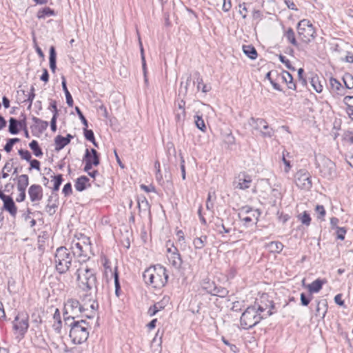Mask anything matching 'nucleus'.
Segmentation results:
<instances>
[{
  "label": "nucleus",
  "instance_id": "1",
  "mask_svg": "<svg viewBox=\"0 0 353 353\" xmlns=\"http://www.w3.org/2000/svg\"><path fill=\"white\" fill-rule=\"evenodd\" d=\"M77 280L79 281L80 288L85 293L84 300L91 299L93 300L98 294V282L93 270L88 268H79L76 272Z\"/></svg>",
  "mask_w": 353,
  "mask_h": 353
},
{
  "label": "nucleus",
  "instance_id": "2",
  "mask_svg": "<svg viewBox=\"0 0 353 353\" xmlns=\"http://www.w3.org/2000/svg\"><path fill=\"white\" fill-rule=\"evenodd\" d=\"M65 325L70 328L69 336L74 344H81L87 341L91 327L85 320L76 321L67 317Z\"/></svg>",
  "mask_w": 353,
  "mask_h": 353
},
{
  "label": "nucleus",
  "instance_id": "3",
  "mask_svg": "<svg viewBox=\"0 0 353 353\" xmlns=\"http://www.w3.org/2000/svg\"><path fill=\"white\" fill-rule=\"evenodd\" d=\"M143 278L145 284L160 289L167 283L168 275L164 267L156 265L147 268L143 273Z\"/></svg>",
  "mask_w": 353,
  "mask_h": 353
},
{
  "label": "nucleus",
  "instance_id": "4",
  "mask_svg": "<svg viewBox=\"0 0 353 353\" xmlns=\"http://www.w3.org/2000/svg\"><path fill=\"white\" fill-rule=\"evenodd\" d=\"M273 313L271 310H268L266 314H261L256 310V305L250 306L241 316V325L245 330L252 328L262 319L271 316Z\"/></svg>",
  "mask_w": 353,
  "mask_h": 353
},
{
  "label": "nucleus",
  "instance_id": "5",
  "mask_svg": "<svg viewBox=\"0 0 353 353\" xmlns=\"http://www.w3.org/2000/svg\"><path fill=\"white\" fill-rule=\"evenodd\" d=\"M72 254L65 247H59L54 254L55 270L61 274L69 271L72 265Z\"/></svg>",
  "mask_w": 353,
  "mask_h": 353
},
{
  "label": "nucleus",
  "instance_id": "6",
  "mask_svg": "<svg viewBox=\"0 0 353 353\" xmlns=\"http://www.w3.org/2000/svg\"><path fill=\"white\" fill-rule=\"evenodd\" d=\"M28 320V315L24 313L18 314L15 316L12 324L14 334L18 341H21L27 332L29 327Z\"/></svg>",
  "mask_w": 353,
  "mask_h": 353
},
{
  "label": "nucleus",
  "instance_id": "7",
  "mask_svg": "<svg viewBox=\"0 0 353 353\" xmlns=\"http://www.w3.org/2000/svg\"><path fill=\"white\" fill-rule=\"evenodd\" d=\"M297 31L299 38L305 43H309L315 37L314 28L307 19H303L298 23Z\"/></svg>",
  "mask_w": 353,
  "mask_h": 353
},
{
  "label": "nucleus",
  "instance_id": "8",
  "mask_svg": "<svg viewBox=\"0 0 353 353\" xmlns=\"http://www.w3.org/2000/svg\"><path fill=\"white\" fill-rule=\"evenodd\" d=\"M83 312V306H81L80 302L75 299H69L64 304V323H65L67 317L75 320V318L79 317Z\"/></svg>",
  "mask_w": 353,
  "mask_h": 353
},
{
  "label": "nucleus",
  "instance_id": "9",
  "mask_svg": "<svg viewBox=\"0 0 353 353\" xmlns=\"http://www.w3.org/2000/svg\"><path fill=\"white\" fill-rule=\"evenodd\" d=\"M250 124L253 125L256 130H260L263 137L271 138L274 134V130L269 126L266 121L263 119H254L252 117Z\"/></svg>",
  "mask_w": 353,
  "mask_h": 353
},
{
  "label": "nucleus",
  "instance_id": "10",
  "mask_svg": "<svg viewBox=\"0 0 353 353\" xmlns=\"http://www.w3.org/2000/svg\"><path fill=\"white\" fill-rule=\"evenodd\" d=\"M295 183L300 189L309 190L312 188L310 173L305 170H299L295 176Z\"/></svg>",
  "mask_w": 353,
  "mask_h": 353
},
{
  "label": "nucleus",
  "instance_id": "11",
  "mask_svg": "<svg viewBox=\"0 0 353 353\" xmlns=\"http://www.w3.org/2000/svg\"><path fill=\"white\" fill-rule=\"evenodd\" d=\"M85 298V293L81 297V306H83V312L88 311L90 310V314H85V316H86L88 319H92L94 316L95 314L97 313V311L99 308V303L97 301V296H95L93 300H84Z\"/></svg>",
  "mask_w": 353,
  "mask_h": 353
},
{
  "label": "nucleus",
  "instance_id": "12",
  "mask_svg": "<svg viewBox=\"0 0 353 353\" xmlns=\"http://www.w3.org/2000/svg\"><path fill=\"white\" fill-rule=\"evenodd\" d=\"M254 305L256 306V310L261 314H265L264 312L267 309L272 312L274 308L273 301L269 299L267 294H263L259 299H256Z\"/></svg>",
  "mask_w": 353,
  "mask_h": 353
},
{
  "label": "nucleus",
  "instance_id": "13",
  "mask_svg": "<svg viewBox=\"0 0 353 353\" xmlns=\"http://www.w3.org/2000/svg\"><path fill=\"white\" fill-rule=\"evenodd\" d=\"M71 249L72 256H76L79 258H89L88 255V252L91 250V246H88V245H80L79 242H75L74 240L71 243Z\"/></svg>",
  "mask_w": 353,
  "mask_h": 353
},
{
  "label": "nucleus",
  "instance_id": "14",
  "mask_svg": "<svg viewBox=\"0 0 353 353\" xmlns=\"http://www.w3.org/2000/svg\"><path fill=\"white\" fill-rule=\"evenodd\" d=\"M214 224V230L218 233L222 234V236H223V234L230 233L233 230V221H230L229 218L225 221L223 219L217 218Z\"/></svg>",
  "mask_w": 353,
  "mask_h": 353
},
{
  "label": "nucleus",
  "instance_id": "15",
  "mask_svg": "<svg viewBox=\"0 0 353 353\" xmlns=\"http://www.w3.org/2000/svg\"><path fill=\"white\" fill-rule=\"evenodd\" d=\"M28 194L32 202H39L43 198V188L39 185L33 184L28 189Z\"/></svg>",
  "mask_w": 353,
  "mask_h": 353
},
{
  "label": "nucleus",
  "instance_id": "16",
  "mask_svg": "<svg viewBox=\"0 0 353 353\" xmlns=\"http://www.w3.org/2000/svg\"><path fill=\"white\" fill-rule=\"evenodd\" d=\"M3 208L0 210L1 212L2 210H5L8 212L12 218H16L17 214V207L16 206L13 199L9 196L5 200H3Z\"/></svg>",
  "mask_w": 353,
  "mask_h": 353
},
{
  "label": "nucleus",
  "instance_id": "17",
  "mask_svg": "<svg viewBox=\"0 0 353 353\" xmlns=\"http://www.w3.org/2000/svg\"><path fill=\"white\" fill-rule=\"evenodd\" d=\"M236 188L241 190H245L250 187L252 178L245 172H241L237 177Z\"/></svg>",
  "mask_w": 353,
  "mask_h": 353
},
{
  "label": "nucleus",
  "instance_id": "18",
  "mask_svg": "<svg viewBox=\"0 0 353 353\" xmlns=\"http://www.w3.org/2000/svg\"><path fill=\"white\" fill-rule=\"evenodd\" d=\"M84 159L89 160L94 166H97L100 163L99 154L94 148L85 150Z\"/></svg>",
  "mask_w": 353,
  "mask_h": 353
},
{
  "label": "nucleus",
  "instance_id": "19",
  "mask_svg": "<svg viewBox=\"0 0 353 353\" xmlns=\"http://www.w3.org/2000/svg\"><path fill=\"white\" fill-rule=\"evenodd\" d=\"M168 259L172 265L176 269H179L181 267L183 261L176 248H174L173 253L168 256Z\"/></svg>",
  "mask_w": 353,
  "mask_h": 353
},
{
  "label": "nucleus",
  "instance_id": "20",
  "mask_svg": "<svg viewBox=\"0 0 353 353\" xmlns=\"http://www.w3.org/2000/svg\"><path fill=\"white\" fill-rule=\"evenodd\" d=\"M168 300L165 298H163L161 301H159L154 303L153 305L150 306L148 310V314L150 316H154L158 312L163 310L165 307V303Z\"/></svg>",
  "mask_w": 353,
  "mask_h": 353
},
{
  "label": "nucleus",
  "instance_id": "21",
  "mask_svg": "<svg viewBox=\"0 0 353 353\" xmlns=\"http://www.w3.org/2000/svg\"><path fill=\"white\" fill-rule=\"evenodd\" d=\"M89 181V178H88L86 176H81L80 177L77 178L75 181V189L79 192L85 190L88 186H90Z\"/></svg>",
  "mask_w": 353,
  "mask_h": 353
},
{
  "label": "nucleus",
  "instance_id": "22",
  "mask_svg": "<svg viewBox=\"0 0 353 353\" xmlns=\"http://www.w3.org/2000/svg\"><path fill=\"white\" fill-rule=\"evenodd\" d=\"M137 204L139 213L150 214V204L145 196H139Z\"/></svg>",
  "mask_w": 353,
  "mask_h": 353
},
{
  "label": "nucleus",
  "instance_id": "23",
  "mask_svg": "<svg viewBox=\"0 0 353 353\" xmlns=\"http://www.w3.org/2000/svg\"><path fill=\"white\" fill-rule=\"evenodd\" d=\"M325 283V281L318 279L307 285V288L308 289L310 294L312 295L313 293L319 292L322 289L323 285Z\"/></svg>",
  "mask_w": 353,
  "mask_h": 353
},
{
  "label": "nucleus",
  "instance_id": "24",
  "mask_svg": "<svg viewBox=\"0 0 353 353\" xmlns=\"http://www.w3.org/2000/svg\"><path fill=\"white\" fill-rule=\"evenodd\" d=\"M29 185V177L27 174H21L17 177V188L18 191L26 192Z\"/></svg>",
  "mask_w": 353,
  "mask_h": 353
},
{
  "label": "nucleus",
  "instance_id": "25",
  "mask_svg": "<svg viewBox=\"0 0 353 353\" xmlns=\"http://www.w3.org/2000/svg\"><path fill=\"white\" fill-rule=\"evenodd\" d=\"M325 168L321 169V172L324 176H330L334 172V163L330 159L324 160Z\"/></svg>",
  "mask_w": 353,
  "mask_h": 353
},
{
  "label": "nucleus",
  "instance_id": "26",
  "mask_svg": "<svg viewBox=\"0 0 353 353\" xmlns=\"http://www.w3.org/2000/svg\"><path fill=\"white\" fill-rule=\"evenodd\" d=\"M55 15L56 13L54 10L49 7L41 8L37 13V17L39 19H45L46 17Z\"/></svg>",
  "mask_w": 353,
  "mask_h": 353
},
{
  "label": "nucleus",
  "instance_id": "27",
  "mask_svg": "<svg viewBox=\"0 0 353 353\" xmlns=\"http://www.w3.org/2000/svg\"><path fill=\"white\" fill-rule=\"evenodd\" d=\"M223 142L227 148L232 149L235 145V138L230 131L223 134Z\"/></svg>",
  "mask_w": 353,
  "mask_h": 353
},
{
  "label": "nucleus",
  "instance_id": "28",
  "mask_svg": "<svg viewBox=\"0 0 353 353\" xmlns=\"http://www.w3.org/2000/svg\"><path fill=\"white\" fill-rule=\"evenodd\" d=\"M330 84L332 92L338 94H343V87L341 83L335 78L331 77L330 79Z\"/></svg>",
  "mask_w": 353,
  "mask_h": 353
},
{
  "label": "nucleus",
  "instance_id": "29",
  "mask_svg": "<svg viewBox=\"0 0 353 353\" xmlns=\"http://www.w3.org/2000/svg\"><path fill=\"white\" fill-rule=\"evenodd\" d=\"M58 207L57 200L52 202V196H50L48 199V203L46 206V212L50 215L52 216L55 214L56 210Z\"/></svg>",
  "mask_w": 353,
  "mask_h": 353
},
{
  "label": "nucleus",
  "instance_id": "30",
  "mask_svg": "<svg viewBox=\"0 0 353 353\" xmlns=\"http://www.w3.org/2000/svg\"><path fill=\"white\" fill-rule=\"evenodd\" d=\"M32 120L35 124V128L38 129L39 132H43L44 130L47 129L48 126V121H43L41 119L37 118L36 117H32Z\"/></svg>",
  "mask_w": 353,
  "mask_h": 353
},
{
  "label": "nucleus",
  "instance_id": "31",
  "mask_svg": "<svg viewBox=\"0 0 353 353\" xmlns=\"http://www.w3.org/2000/svg\"><path fill=\"white\" fill-rule=\"evenodd\" d=\"M203 290L210 294H212L214 290L216 289V283L209 279H204L201 283Z\"/></svg>",
  "mask_w": 353,
  "mask_h": 353
},
{
  "label": "nucleus",
  "instance_id": "32",
  "mask_svg": "<svg viewBox=\"0 0 353 353\" xmlns=\"http://www.w3.org/2000/svg\"><path fill=\"white\" fill-rule=\"evenodd\" d=\"M243 51L251 59L254 60L257 57V52L255 48L251 45L243 46Z\"/></svg>",
  "mask_w": 353,
  "mask_h": 353
},
{
  "label": "nucleus",
  "instance_id": "33",
  "mask_svg": "<svg viewBox=\"0 0 353 353\" xmlns=\"http://www.w3.org/2000/svg\"><path fill=\"white\" fill-rule=\"evenodd\" d=\"M49 53H50V55H49L50 68L51 70L53 72H54L55 70L57 68V65H56L57 54H56L55 48L54 46H51L50 48Z\"/></svg>",
  "mask_w": 353,
  "mask_h": 353
},
{
  "label": "nucleus",
  "instance_id": "34",
  "mask_svg": "<svg viewBox=\"0 0 353 353\" xmlns=\"http://www.w3.org/2000/svg\"><path fill=\"white\" fill-rule=\"evenodd\" d=\"M61 79H62L61 85L63 88V90L64 91V93L65 94L66 103L68 105V106L72 107L73 105V99H72V95L70 94V92L68 90L65 77L63 76L61 77Z\"/></svg>",
  "mask_w": 353,
  "mask_h": 353
},
{
  "label": "nucleus",
  "instance_id": "35",
  "mask_svg": "<svg viewBox=\"0 0 353 353\" xmlns=\"http://www.w3.org/2000/svg\"><path fill=\"white\" fill-rule=\"evenodd\" d=\"M283 245L280 241H272L268 245V248L271 252L280 253L283 249Z\"/></svg>",
  "mask_w": 353,
  "mask_h": 353
},
{
  "label": "nucleus",
  "instance_id": "36",
  "mask_svg": "<svg viewBox=\"0 0 353 353\" xmlns=\"http://www.w3.org/2000/svg\"><path fill=\"white\" fill-rule=\"evenodd\" d=\"M9 132L12 134H17L19 132V128L18 125V120L11 117L9 119Z\"/></svg>",
  "mask_w": 353,
  "mask_h": 353
},
{
  "label": "nucleus",
  "instance_id": "37",
  "mask_svg": "<svg viewBox=\"0 0 353 353\" xmlns=\"http://www.w3.org/2000/svg\"><path fill=\"white\" fill-rule=\"evenodd\" d=\"M55 150L59 151L68 144V141H65V137L58 135L54 139Z\"/></svg>",
  "mask_w": 353,
  "mask_h": 353
},
{
  "label": "nucleus",
  "instance_id": "38",
  "mask_svg": "<svg viewBox=\"0 0 353 353\" xmlns=\"http://www.w3.org/2000/svg\"><path fill=\"white\" fill-rule=\"evenodd\" d=\"M207 236H201V237L195 238L193 241L194 248L196 250L202 249L207 243Z\"/></svg>",
  "mask_w": 353,
  "mask_h": 353
},
{
  "label": "nucleus",
  "instance_id": "39",
  "mask_svg": "<svg viewBox=\"0 0 353 353\" xmlns=\"http://www.w3.org/2000/svg\"><path fill=\"white\" fill-rule=\"evenodd\" d=\"M29 147L30 148V149L32 150L33 152V154L37 157H41L43 155V152L41 149V148L39 147V143L37 142V141L36 140H32L30 143H29Z\"/></svg>",
  "mask_w": 353,
  "mask_h": 353
},
{
  "label": "nucleus",
  "instance_id": "40",
  "mask_svg": "<svg viewBox=\"0 0 353 353\" xmlns=\"http://www.w3.org/2000/svg\"><path fill=\"white\" fill-rule=\"evenodd\" d=\"M195 75L196 76L197 90H200L201 88L202 92L204 93L209 92L210 90V87L203 83V79L200 76V74L199 72H196Z\"/></svg>",
  "mask_w": 353,
  "mask_h": 353
},
{
  "label": "nucleus",
  "instance_id": "41",
  "mask_svg": "<svg viewBox=\"0 0 353 353\" xmlns=\"http://www.w3.org/2000/svg\"><path fill=\"white\" fill-rule=\"evenodd\" d=\"M285 35V37L288 39V41L292 45H293L294 46H296V47L298 46V43H297L296 39L295 38L294 32L293 30L291 28L288 29V30L286 31Z\"/></svg>",
  "mask_w": 353,
  "mask_h": 353
},
{
  "label": "nucleus",
  "instance_id": "42",
  "mask_svg": "<svg viewBox=\"0 0 353 353\" xmlns=\"http://www.w3.org/2000/svg\"><path fill=\"white\" fill-rule=\"evenodd\" d=\"M228 294V290L221 286H217L216 285V289L214 290L212 296H217L221 298L225 297Z\"/></svg>",
  "mask_w": 353,
  "mask_h": 353
},
{
  "label": "nucleus",
  "instance_id": "43",
  "mask_svg": "<svg viewBox=\"0 0 353 353\" xmlns=\"http://www.w3.org/2000/svg\"><path fill=\"white\" fill-rule=\"evenodd\" d=\"M297 217L303 225L306 226L310 225L311 218L310 214L306 211L303 212L302 214H299Z\"/></svg>",
  "mask_w": 353,
  "mask_h": 353
},
{
  "label": "nucleus",
  "instance_id": "44",
  "mask_svg": "<svg viewBox=\"0 0 353 353\" xmlns=\"http://www.w3.org/2000/svg\"><path fill=\"white\" fill-rule=\"evenodd\" d=\"M194 123L198 129L201 130L203 132H205L206 130V126L201 116L196 115L194 117Z\"/></svg>",
  "mask_w": 353,
  "mask_h": 353
},
{
  "label": "nucleus",
  "instance_id": "45",
  "mask_svg": "<svg viewBox=\"0 0 353 353\" xmlns=\"http://www.w3.org/2000/svg\"><path fill=\"white\" fill-rule=\"evenodd\" d=\"M326 307H327V304H326L325 300H321V301H317L316 309L317 314L320 315L321 310H323L322 314H323V316H325V314L326 313V311H327Z\"/></svg>",
  "mask_w": 353,
  "mask_h": 353
},
{
  "label": "nucleus",
  "instance_id": "46",
  "mask_svg": "<svg viewBox=\"0 0 353 353\" xmlns=\"http://www.w3.org/2000/svg\"><path fill=\"white\" fill-rule=\"evenodd\" d=\"M19 141H20V139L19 138L9 139L8 140L6 144L4 146L5 151L6 152H10L12 150L14 144H15L16 143L19 142Z\"/></svg>",
  "mask_w": 353,
  "mask_h": 353
},
{
  "label": "nucleus",
  "instance_id": "47",
  "mask_svg": "<svg viewBox=\"0 0 353 353\" xmlns=\"http://www.w3.org/2000/svg\"><path fill=\"white\" fill-rule=\"evenodd\" d=\"M311 85L316 92L321 93L322 92L323 85L319 82L318 77H312L311 79Z\"/></svg>",
  "mask_w": 353,
  "mask_h": 353
},
{
  "label": "nucleus",
  "instance_id": "48",
  "mask_svg": "<svg viewBox=\"0 0 353 353\" xmlns=\"http://www.w3.org/2000/svg\"><path fill=\"white\" fill-rule=\"evenodd\" d=\"M114 276V285H115V294L117 296H119V292L121 289L119 279V273L117 272V268L116 267L114 269V272L113 273Z\"/></svg>",
  "mask_w": 353,
  "mask_h": 353
},
{
  "label": "nucleus",
  "instance_id": "49",
  "mask_svg": "<svg viewBox=\"0 0 353 353\" xmlns=\"http://www.w3.org/2000/svg\"><path fill=\"white\" fill-rule=\"evenodd\" d=\"M215 198H216L215 193L214 192H209L208 195V199L206 201L207 210H212L213 209L214 205H213L212 200H214Z\"/></svg>",
  "mask_w": 353,
  "mask_h": 353
},
{
  "label": "nucleus",
  "instance_id": "50",
  "mask_svg": "<svg viewBox=\"0 0 353 353\" xmlns=\"http://www.w3.org/2000/svg\"><path fill=\"white\" fill-rule=\"evenodd\" d=\"M192 82V77L190 74H189L188 77H187V79H186V81H185V84L184 85V89L183 90H182V86L183 85V82L182 81L181 83V88L179 90V92H183V94L184 96H185L187 94V92H188V87L189 85H190Z\"/></svg>",
  "mask_w": 353,
  "mask_h": 353
},
{
  "label": "nucleus",
  "instance_id": "51",
  "mask_svg": "<svg viewBox=\"0 0 353 353\" xmlns=\"http://www.w3.org/2000/svg\"><path fill=\"white\" fill-rule=\"evenodd\" d=\"M313 296L310 294L308 296H306L304 293H301L300 296L301 303L303 306H307L311 301Z\"/></svg>",
  "mask_w": 353,
  "mask_h": 353
},
{
  "label": "nucleus",
  "instance_id": "52",
  "mask_svg": "<svg viewBox=\"0 0 353 353\" xmlns=\"http://www.w3.org/2000/svg\"><path fill=\"white\" fill-rule=\"evenodd\" d=\"M63 181V177L61 174H58L54 176V187L53 191H57Z\"/></svg>",
  "mask_w": 353,
  "mask_h": 353
},
{
  "label": "nucleus",
  "instance_id": "53",
  "mask_svg": "<svg viewBox=\"0 0 353 353\" xmlns=\"http://www.w3.org/2000/svg\"><path fill=\"white\" fill-rule=\"evenodd\" d=\"M185 110H176L175 119L177 123H183L185 118Z\"/></svg>",
  "mask_w": 353,
  "mask_h": 353
},
{
  "label": "nucleus",
  "instance_id": "54",
  "mask_svg": "<svg viewBox=\"0 0 353 353\" xmlns=\"http://www.w3.org/2000/svg\"><path fill=\"white\" fill-rule=\"evenodd\" d=\"M334 230H336V238L341 241L344 240L345 235L347 232L346 229L343 227H339V228H336Z\"/></svg>",
  "mask_w": 353,
  "mask_h": 353
},
{
  "label": "nucleus",
  "instance_id": "55",
  "mask_svg": "<svg viewBox=\"0 0 353 353\" xmlns=\"http://www.w3.org/2000/svg\"><path fill=\"white\" fill-rule=\"evenodd\" d=\"M345 85L347 88L351 89L353 88V77L350 74H347L343 78Z\"/></svg>",
  "mask_w": 353,
  "mask_h": 353
},
{
  "label": "nucleus",
  "instance_id": "56",
  "mask_svg": "<svg viewBox=\"0 0 353 353\" xmlns=\"http://www.w3.org/2000/svg\"><path fill=\"white\" fill-rule=\"evenodd\" d=\"M18 153L20 155L21 159H23L27 161H30L32 156H31L30 152L28 150L20 149L18 151Z\"/></svg>",
  "mask_w": 353,
  "mask_h": 353
},
{
  "label": "nucleus",
  "instance_id": "57",
  "mask_svg": "<svg viewBox=\"0 0 353 353\" xmlns=\"http://www.w3.org/2000/svg\"><path fill=\"white\" fill-rule=\"evenodd\" d=\"M279 59L281 63L285 64L288 69L293 71L295 70V68L292 66L290 61L285 56L280 54Z\"/></svg>",
  "mask_w": 353,
  "mask_h": 353
},
{
  "label": "nucleus",
  "instance_id": "58",
  "mask_svg": "<svg viewBox=\"0 0 353 353\" xmlns=\"http://www.w3.org/2000/svg\"><path fill=\"white\" fill-rule=\"evenodd\" d=\"M344 103L347 105L346 110L353 109V96H346L343 99Z\"/></svg>",
  "mask_w": 353,
  "mask_h": 353
},
{
  "label": "nucleus",
  "instance_id": "59",
  "mask_svg": "<svg viewBox=\"0 0 353 353\" xmlns=\"http://www.w3.org/2000/svg\"><path fill=\"white\" fill-rule=\"evenodd\" d=\"M75 110H76V112H77L79 119H81L82 123L83 124V125L85 128H88V121L85 119V117H84V115L83 114V113H82L81 110H80V108L79 107H76L75 108Z\"/></svg>",
  "mask_w": 353,
  "mask_h": 353
},
{
  "label": "nucleus",
  "instance_id": "60",
  "mask_svg": "<svg viewBox=\"0 0 353 353\" xmlns=\"http://www.w3.org/2000/svg\"><path fill=\"white\" fill-rule=\"evenodd\" d=\"M291 74L288 71H283L281 74L276 73V77L279 79H281L285 83L288 82V80L290 77Z\"/></svg>",
  "mask_w": 353,
  "mask_h": 353
},
{
  "label": "nucleus",
  "instance_id": "61",
  "mask_svg": "<svg viewBox=\"0 0 353 353\" xmlns=\"http://www.w3.org/2000/svg\"><path fill=\"white\" fill-rule=\"evenodd\" d=\"M84 136L85 139L88 141H94V132L92 130H88L87 128H84Z\"/></svg>",
  "mask_w": 353,
  "mask_h": 353
},
{
  "label": "nucleus",
  "instance_id": "62",
  "mask_svg": "<svg viewBox=\"0 0 353 353\" xmlns=\"http://www.w3.org/2000/svg\"><path fill=\"white\" fill-rule=\"evenodd\" d=\"M75 242H79L80 245H88V246H91V243L90 238L82 236L81 238H79Z\"/></svg>",
  "mask_w": 353,
  "mask_h": 353
},
{
  "label": "nucleus",
  "instance_id": "63",
  "mask_svg": "<svg viewBox=\"0 0 353 353\" xmlns=\"http://www.w3.org/2000/svg\"><path fill=\"white\" fill-rule=\"evenodd\" d=\"M63 193L65 194V196H69L72 194V185L70 183H66L62 190Z\"/></svg>",
  "mask_w": 353,
  "mask_h": 353
},
{
  "label": "nucleus",
  "instance_id": "64",
  "mask_svg": "<svg viewBox=\"0 0 353 353\" xmlns=\"http://www.w3.org/2000/svg\"><path fill=\"white\" fill-rule=\"evenodd\" d=\"M49 110H51L53 112V115H58V109L57 107V102L54 100H52L48 107Z\"/></svg>",
  "mask_w": 353,
  "mask_h": 353
}]
</instances>
